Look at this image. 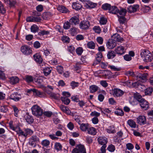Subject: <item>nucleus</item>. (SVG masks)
I'll list each match as a JSON object with an SVG mask.
<instances>
[{
    "label": "nucleus",
    "mask_w": 153,
    "mask_h": 153,
    "mask_svg": "<svg viewBox=\"0 0 153 153\" xmlns=\"http://www.w3.org/2000/svg\"><path fill=\"white\" fill-rule=\"evenodd\" d=\"M17 134L19 137H23L25 139L27 137L28 135H31L33 133L32 130L30 128H25L24 131L21 129L19 127V129H18L16 131Z\"/></svg>",
    "instance_id": "1"
},
{
    "label": "nucleus",
    "mask_w": 153,
    "mask_h": 153,
    "mask_svg": "<svg viewBox=\"0 0 153 153\" xmlns=\"http://www.w3.org/2000/svg\"><path fill=\"white\" fill-rule=\"evenodd\" d=\"M140 55L143 58L144 61L146 62H151L153 58L152 54L148 50H143Z\"/></svg>",
    "instance_id": "2"
},
{
    "label": "nucleus",
    "mask_w": 153,
    "mask_h": 153,
    "mask_svg": "<svg viewBox=\"0 0 153 153\" xmlns=\"http://www.w3.org/2000/svg\"><path fill=\"white\" fill-rule=\"evenodd\" d=\"M31 110L33 115L37 117L41 116L43 113L42 110L37 105H33L31 108Z\"/></svg>",
    "instance_id": "3"
},
{
    "label": "nucleus",
    "mask_w": 153,
    "mask_h": 153,
    "mask_svg": "<svg viewBox=\"0 0 153 153\" xmlns=\"http://www.w3.org/2000/svg\"><path fill=\"white\" fill-rule=\"evenodd\" d=\"M39 142V137L36 135H33L30 138L29 143L30 146L35 147L36 143Z\"/></svg>",
    "instance_id": "4"
},
{
    "label": "nucleus",
    "mask_w": 153,
    "mask_h": 153,
    "mask_svg": "<svg viewBox=\"0 0 153 153\" xmlns=\"http://www.w3.org/2000/svg\"><path fill=\"white\" fill-rule=\"evenodd\" d=\"M21 51L25 55H28L32 53L31 48L26 45L22 46L21 48Z\"/></svg>",
    "instance_id": "5"
},
{
    "label": "nucleus",
    "mask_w": 153,
    "mask_h": 153,
    "mask_svg": "<svg viewBox=\"0 0 153 153\" xmlns=\"http://www.w3.org/2000/svg\"><path fill=\"white\" fill-rule=\"evenodd\" d=\"M136 121L137 123L140 125H143L146 123V117L144 115H140L136 118Z\"/></svg>",
    "instance_id": "6"
},
{
    "label": "nucleus",
    "mask_w": 153,
    "mask_h": 153,
    "mask_svg": "<svg viewBox=\"0 0 153 153\" xmlns=\"http://www.w3.org/2000/svg\"><path fill=\"white\" fill-rule=\"evenodd\" d=\"M106 46L109 49L113 48L117 45L116 42L113 40H109L106 43Z\"/></svg>",
    "instance_id": "7"
},
{
    "label": "nucleus",
    "mask_w": 153,
    "mask_h": 153,
    "mask_svg": "<svg viewBox=\"0 0 153 153\" xmlns=\"http://www.w3.org/2000/svg\"><path fill=\"white\" fill-rule=\"evenodd\" d=\"M113 91V94L115 97H120L122 96L124 94L123 91L118 88L114 89Z\"/></svg>",
    "instance_id": "8"
},
{
    "label": "nucleus",
    "mask_w": 153,
    "mask_h": 153,
    "mask_svg": "<svg viewBox=\"0 0 153 153\" xmlns=\"http://www.w3.org/2000/svg\"><path fill=\"white\" fill-rule=\"evenodd\" d=\"M79 26L80 28L82 29H87L90 26V22L88 21H83L80 22Z\"/></svg>",
    "instance_id": "9"
},
{
    "label": "nucleus",
    "mask_w": 153,
    "mask_h": 153,
    "mask_svg": "<svg viewBox=\"0 0 153 153\" xmlns=\"http://www.w3.org/2000/svg\"><path fill=\"white\" fill-rule=\"evenodd\" d=\"M10 99L15 101H18L21 98V96L20 94H19L17 92H14L10 96Z\"/></svg>",
    "instance_id": "10"
},
{
    "label": "nucleus",
    "mask_w": 153,
    "mask_h": 153,
    "mask_svg": "<svg viewBox=\"0 0 153 153\" xmlns=\"http://www.w3.org/2000/svg\"><path fill=\"white\" fill-rule=\"evenodd\" d=\"M41 20L40 17L29 16L26 19L27 22H39Z\"/></svg>",
    "instance_id": "11"
},
{
    "label": "nucleus",
    "mask_w": 153,
    "mask_h": 153,
    "mask_svg": "<svg viewBox=\"0 0 153 153\" xmlns=\"http://www.w3.org/2000/svg\"><path fill=\"white\" fill-rule=\"evenodd\" d=\"M115 51L117 54L121 55L125 53L126 49L123 46H120L117 47Z\"/></svg>",
    "instance_id": "12"
},
{
    "label": "nucleus",
    "mask_w": 153,
    "mask_h": 153,
    "mask_svg": "<svg viewBox=\"0 0 153 153\" xmlns=\"http://www.w3.org/2000/svg\"><path fill=\"white\" fill-rule=\"evenodd\" d=\"M140 105L144 110H146L149 108L148 102L144 99L140 102Z\"/></svg>",
    "instance_id": "13"
},
{
    "label": "nucleus",
    "mask_w": 153,
    "mask_h": 153,
    "mask_svg": "<svg viewBox=\"0 0 153 153\" xmlns=\"http://www.w3.org/2000/svg\"><path fill=\"white\" fill-rule=\"evenodd\" d=\"M97 5L96 3H93L90 1H88L85 4V6L86 8H93L95 7Z\"/></svg>",
    "instance_id": "14"
},
{
    "label": "nucleus",
    "mask_w": 153,
    "mask_h": 153,
    "mask_svg": "<svg viewBox=\"0 0 153 153\" xmlns=\"http://www.w3.org/2000/svg\"><path fill=\"white\" fill-rule=\"evenodd\" d=\"M97 140L99 144L102 145H106L107 142V139L105 137H99L98 138Z\"/></svg>",
    "instance_id": "15"
},
{
    "label": "nucleus",
    "mask_w": 153,
    "mask_h": 153,
    "mask_svg": "<svg viewBox=\"0 0 153 153\" xmlns=\"http://www.w3.org/2000/svg\"><path fill=\"white\" fill-rule=\"evenodd\" d=\"M102 76L105 78H109L111 76L112 73L109 70H102L101 73Z\"/></svg>",
    "instance_id": "16"
},
{
    "label": "nucleus",
    "mask_w": 153,
    "mask_h": 153,
    "mask_svg": "<svg viewBox=\"0 0 153 153\" xmlns=\"http://www.w3.org/2000/svg\"><path fill=\"white\" fill-rule=\"evenodd\" d=\"M10 83L12 84H15L18 83L19 78L16 76H13L9 78Z\"/></svg>",
    "instance_id": "17"
},
{
    "label": "nucleus",
    "mask_w": 153,
    "mask_h": 153,
    "mask_svg": "<svg viewBox=\"0 0 153 153\" xmlns=\"http://www.w3.org/2000/svg\"><path fill=\"white\" fill-rule=\"evenodd\" d=\"M59 108L62 111L66 114H71V112L68 107L61 105L59 106Z\"/></svg>",
    "instance_id": "18"
},
{
    "label": "nucleus",
    "mask_w": 153,
    "mask_h": 153,
    "mask_svg": "<svg viewBox=\"0 0 153 153\" xmlns=\"http://www.w3.org/2000/svg\"><path fill=\"white\" fill-rule=\"evenodd\" d=\"M69 21L71 25H75L78 24L79 21L78 18L75 16L72 17Z\"/></svg>",
    "instance_id": "19"
},
{
    "label": "nucleus",
    "mask_w": 153,
    "mask_h": 153,
    "mask_svg": "<svg viewBox=\"0 0 153 153\" xmlns=\"http://www.w3.org/2000/svg\"><path fill=\"white\" fill-rule=\"evenodd\" d=\"M113 40L115 42L117 41L121 42L123 41V39L120 37V36L118 34L116 33L114 34L112 37Z\"/></svg>",
    "instance_id": "20"
},
{
    "label": "nucleus",
    "mask_w": 153,
    "mask_h": 153,
    "mask_svg": "<svg viewBox=\"0 0 153 153\" xmlns=\"http://www.w3.org/2000/svg\"><path fill=\"white\" fill-rule=\"evenodd\" d=\"M148 75L146 74H140L137 76L139 79V80L142 82H146L147 80V76Z\"/></svg>",
    "instance_id": "21"
},
{
    "label": "nucleus",
    "mask_w": 153,
    "mask_h": 153,
    "mask_svg": "<svg viewBox=\"0 0 153 153\" xmlns=\"http://www.w3.org/2000/svg\"><path fill=\"white\" fill-rule=\"evenodd\" d=\"M138 5H131L128 8V11L130 13H134L136 11L137 9L138 8Z\"/></svg>",
    "instance_id": "22"
},
{
    "label": "nucleus",
    "mask_w": 153,
    "mask_h": 153,
    "mask_svg": "<svg viewBox=\"0 0 153 153\" xmlns=\"http://www.w3.org/2000/svg\"><path fill=\"white\" fill-rule=\"evenodd\" d=\"M33 57L35 61L39 64L42 63V59L41 56L38 53H36L34 55Z\"/></svg>",
    "instance_id": "23"
},
{
    "label": "nucleus",
    "mask_w": 153,
    "mask_h": 153,
    "mask_svg": "<svg viewBox=\"0 0 153 153\" xmlns=\"http://www.w3.org/2000/svg\"><path fill=\"white\" fill-rule=\"evenodd\" d=\"M34 95L40 97H43L45 96V94L36 89L33 90Z\"/></svg>",
    "instance_id": "24"
},
{
    "label": "nucleus",
    "mask_w": 153,
    "mask_h": 153,
    "mask_svg": "<svg viewBox=\"0 0 153 153\" xmlns=\"http://www.w3.org/2000/svg\"><path fill=\"white\" fill-rule=\"evenodd\" d=\"M44 78L42 77H40L36 78L34 79V81L39 85L42 86V85L43 82Z\"/></svg>",
    "instance_id": "25"
},
{
    "label": "nucleus",
    "mask_w": 153,
    "mask_h": 153,
    "mask_svg": "<svg viewBox=\"0 0 153 153\" xmlns=\"http://www.w3.org/2000/svg\"><path fill=\"white\" fill-rule=\"evenodd\" d=\"M109 12L110 13L116 14L118 11V9L115 6H111Z\"/></svg>",
    "instance_id": "26"
},
{
    "label": "nucleus",
    "mask_w": 153,
    "mask_h": 153,
    "mask_svg": "<svg viewBox=\"0 0 153 153\" xmlns=\"http://www.w3.org/2000/svg\"><path fill=\"white\" fill-rule=\"evenodd\" d=\"M25 117L26 121L28 123L30 124L33 122L34 120L33 118L28 114H26Z\"/></svg>",
    "instance_id": "27"
},
{
    "label": "nucleus",
    "mask_w": 153,
    "mask_h": 153,
    "mask_svg": "<svg viewBox=\"0 0 153 153\" xmlns=\"http://www.w3.org/2000/svg\"><path fill=\"white\" fill-rule=\"evenodd\" d=\"M50 143V141L47 139L43 140L41 142V144L42 146L43 147L48 148Z\"/></svg>",
    "instance_id": "28"
},
{
    "label": "nucleus",
    "mask_w": 153,
    "mask_h": 153,
    "mask_svg": "<svg viewBox=\"0 0 153 153\" xmlns=\"http://www.w3.org/2000/svg\"><path fill=\"white\" fill-rule=\"evenodd\" d=\"M115 56V53L112 51H109L107 54V58L109 59L113 58Z\"/></svg>",
    "instance_id": "29"
},
{
    "label": "nucleus",
    "mask_w": 153,
    "mask_h": 153,
    "mask_svg": "<svg viewBox=\"0 0 153 153\" xmlns=\"http://www.w3.org/2000/svg\"><path fill=\"white\" fill-rule=\"evenodd\" d=\"M87 131L88 134L93 135H95L97 133L96 130L93 127L88 128Z\"/></svg>",
    "instance_id": "30"
},
{
    "label": "nucleus",
    "mask_w": 153,
    "mask_h": 153,
    "mask_svg": "<svg viewBox=\"0 0 153 153\" xmlns=\"http://www.w3.org/2000/svg\"><path fill=\"white\" fill-rule=\"evenodd\" d=\"M106 130L109 133L114 134L116 132L115 129V126L113 125L109 127L106 129Z\"/></svg>",
    "instance_id": "31"
},
{
    "label": "nucleus",
    "mask_w": 153,
    "mask_h": 153,
    "mask_svg": "<svg viewBox=\"0 0 153 153\" xmlns=\"http://www.w3.org/2000/svg\"><path fill=\"white\" fill-rule=\"evenodd\" d=\"M77 147L79 153H86L85 149L83 145L80 144Z\"/></svg>",
    "instance_id": "32"
},
{
    "label": "nucleus",
    "mask_w": 153,
    "mask_h": 153,
    "mask_svg": "<svg viewBox=\"0 0 153 153\" xmlns=\"http://www.w3.org/2000/svg\"><path fill=\"white\" fill-rule=\"evenodd\" d=\"M57 9L58 11L62 13H66L68 11V9L64 6L62 5L59 6Z\"/></svg>",
    "instance_id": "33"
},
{
    "label": "nucleus",
    "mask_w": 153,
    "mask_h": 153,
    "mask_svg": "<svg viewBox=\"0 0 153 153\" xmlns=\"http://www.w3.org/2000/svg\"><path fill=\"white\" fill-rule=\"evenodd\" d=\"M153 91V88L152 87H148L145 90V93L146 95H151Z\"/></svg>",
    "instance_id": "34"
},
{
    "label": "nucleus",
    "mask_w": 153,
    "mask_h": 153,
    "mask_svg": "<svg viewBox=\"0 0 153 153\" xmlns=\"http://www.w3.org/2000/svg\"><path fill=\"white\" fill-rule=\"evenodd\" d=\"M98 87L95 85H92L90 86L89 89L91 93H94L97 91Z\"/></svg>",
    "instance_id": "35"
},
{
    "label": "nucleus",
    "mask_w": 153,
    "mask_h": 153,
    "mask_svg": "<svg viewBox=\"0 0 153 153\" xmlns=\"http://www.w3.org/2000/svg\"><path fill=\"white\" fill-rule=\"evenodd\" d=\"M127 11L125 9H122L120 10L118 9V11L117 13V16L119 15L121 16H125L126 13Z\"/></svg>",
    "instance_id": "36"
},
{
    "label": "nucleus",
    "mask_w": 153,
    "mask_h": 153,
    "mask_svg": "<svg viewBox=\"0 0 153 153\" xmlns=\"http://www.w3.org/2000/svg\"><path fill=\"white\" fill-rule=\"evenodd\" d=\"M81 64V62H77L74 66V70L78 73H79L80 71Z\"/></svg>",
    "instance_id": "37"
},
{
    "label": "nucleus",
    "mask_w": 153,
    "mask_h": 153,
    "mask_svg": "<svg viewBox=\"0 0 153 153\" xmlns=\"http://www.w3.org/2000/svg\"><path fill=\"white\" fill-rule=\"evenodd\" d=\"M128 124L131 128H135L136 127V124L135 122L133 120L130 119L127 121Z\"/></svg>",
    "instance_id": "38"
},
{
    "label": "nucleus",
    "mask_w": 153,
    "mask_h": 153,
    "mask_svg": "<svg viewBox=\"0 0 153 153\" xmlns=\"http://www.w3.org/2000/svg\"><path fill=\"white\" fill-rule=\"evenodd\" d=\"M88 128V123H82L80 126V128L82 131H85Z\"/></svg>",
    "instance_id": "39"
},
{
    "label": "nucleus",
    "mask_w": 153,
    "mask_h": 153,
    "mask_svg": "<svg viewBox=\"0 0 153 153\" xmlns=\"http://www.w3.org/2000/svg\"><path fill=\"white\" fill-rule=\"evenodd\" d=\"M4 2L9 4L11 7H13L16 3V0H4Z\"/></svg>",
    "instance_id": "40"
},
{
    "label": "nucleus",
    "mask_w": 153,
    "mask_h": 153,
    "mask_svg": "<svg viewBox=\"0 0 153 153\" xmlns=\"http://www.w3.org/2000/svg\"><path fill=\"white\" fill-rule=\"evenodd\" d=\"M72 7L74 9L79 10L81 8L82 6L78 3H73Z\"/></svg>",
    "instance_id": "41"
},
{
    "label": "nucleus",
    "mask_w": 153,
    "mask_h": 153,
    "mask_svg": "<svg viewBox=\"0 0 153 153\" xmlns=\"http://www.w3.org/2000/svg\"><path fill=\"white\" fill-rule=\"evenodd\" d=\"M134 98L140 102L142 101L144 99L142 98V96L140 94L138 93H136L134 94Z\"/></svg>",
    "instance_id": "42"
},
{
    "label": "nucleus",
    "mask_w": 153,
    "mask_h": 153,
    "mask_svg": "<svg viewBox=\"0 0 153 153\" xmlns=\"http://www.w3.org/2000/svg\"><path fill=\"white\" fill-rule=\"evenodd\" d=\"M61 99L62 102L66 105L68 104L70 102V99L67 97H62Z\"/></svg>",
    "instance_id": "43"
},
{
    "label": "nucleus",
    "mask_w": 153,
    "mask_h": 153,
    "mask_svg": "<svg viewBox=\"0 0 153 153\" xmlns=\"http://www.w3.org/2000/svg\"><path fill=\"white\" fill-rule=\"evenodd\" d=\"M125 16H121L119 15H118V20L121 24H123L125 23L126 21V19L124 17Z\"/></svg>",
    "instance_id": "44"
},
{
    "label": "nucleus",
    "mask_w": 153,
    "mask_h": 153,
    "mask_svg": "<svg viewBox=\"0 0 153 153\" xmlns=\"http://www.w3.org/2000/svg\"><path fill=\"white\" fill-rule=\"evenodd\" d=\"M51 14L50 12L44 13L42 15V17L43 19H47L48 18H50L51 16Z\"/></svg>",
    "instance_id": "45"
},
{
    "label": "nucleus",
    "mask_w": 153,
    "mask_h": 153,
    "mask_svg": "<svg viewBox=\"0 0 153 153\" xmlns=\"http://www.w3.org/2000/svg\"><path fill=\"white\" fill-rule=\"evenodd\" d=\"M24 79L27 82L29 83L33 81V78L31 76L26 75L25 76V78H24Z\"/></svg>",
    "instance_id": "46"
},
{
    "label": "nucleus",
    "mask_w": 153,
    "mask_h": 153,
    "mask_svg": "<svg viewBox=\"0 0 153 153\" xmlns=\"http://www.w3.org/2000/svg\"><path fill=\"white\" fill-rule=\"evenodd\" d=\"M95 43L92 41L88 42L87 44L88 48L90 49H94L95 48Z\"/></svg>",
    "instance_id": "47"
},
{
    "label": "nucleus",
    "mask_w": 153,
    "mask_h": 153,
    "mask_svg": "<svg viewBox=\"0 0 153 153\" xmlns=\"http://www.w3.org/2000/svg\"><path fill=\"white\" fill-rule=\"evenodd\" d=\"M51 68L47 67L43 69V73L46 76L48 75L51 72Z\"/></svg>",
    "instance_id": "48"
},
{
    "label": "nucleus",
    "mask_w": 153,
    "mask_h": 153,
    "mask_svg": "<svg viewBox=\"0 0 153 153\" xmlns=\"http://www.w3.org/2000/svg\"><path fill=\"white\" fill-rule=\"evenodd\" d=\"M116 114L118 116H123L124 115V112L121 109H117L114 111Z\"/></svg>",
    "instance_id": "49"
},
{
    "label": "nucleus",
    "mask_w": 153,
    "mask_h": 153,
    "mask_svg": "<svg viewBox=\"0 0 153 153\" xmlns=\"http://www.w3.org/2000/svg\"><path fill=\"white\" fill-rule=\"evenodd\" d=\"M111 4L108 3H105L102 5V7L104 10H108L109 11V9L111 7Z\"/></svg>",
    "instance_id": "50"
},
{
    "label": "nucleus",
    "mask_w": 153,
    "mask_h": 153,
    "mask_svg": "<svg viewBox=\"0 0 153 153\" xmlns=\"http://www.w3.org/2000/svg\"><path fill=\"white\" fill-rule=\"evenodd\" d=\"M102 57V53L100 51L99 52L96 54V59L100 62Z\"/></svg>",
    "instance_id": "51"
},
{
    "label": "nucleus",
    "mask_w": 153,
    "mask_h": 153,
    "mask_svg": "<svg viewBox=\"0 0 153 153\" xmlns=\"http://www.w3.org/2000/svg\"><path fill=\"white\" fill-rule=\"evenodd\" d=\"M71 24L69 22V21H67L65 22L63 25V28L65 30H67L70 28Z\"/></svg>",
    "instance_id": "52"
},
{
    "label": "nucleus",
    "mask_w": 153,
    "mask_h": 153,
    "mask_svg": "<svg viewBox=\"0 0 153 153\" xmlns=\"http://www.w3.org/2000/svg\"><path fill=\"white\" fill-rule=\"evenodd\" d=\"M93 29L96 33L98 34H100L101 31L100 27L98 26H94L93 27Z\"/></svg>",
    "instance_id": "53"
},
{
    "label": "nucleus",
    "mask_w": 153,
    "mask_h": 153,
    "mask_svg": "<svg viewBox=\"0 0 153 153\" xmlns=\"http://www.w3.org/2000/svg\"><path fill=\"white\" fill-rule=\"evenodd\" d=\"M14 111V115L16 117L18 116V114L19 112V110L18 108L15 105L12 106Z\"/></svg>",
    "instance_id": "54"
},
{
    "label": "nucleus",
    "mask_w": 153,
    "mask_h": 153,
    "mask_svg": "<svg viewBox=\"0 0 153 153\" xmlns=\"http://www.w3.org/2000/svg\"><path fill=\"white\" fill-rule=\"evenodd\" d=\"M55 148L57 151L61 150L62 146L60 143H56L55 144Z\"/></svg>",
    "instance_id": "55"
},
{
    "label": "nucleus",
    "mask_w": 153,
    "mask_h": 153,
    "mask_svg": "<svg viewBox=\"0 0 153 153\" xmlns=\"http://www.w3.org/2000/svg\"><path fill=\"white\" fill-rule=\"evenodd\" d=\"M107 19L105 17H102L100 18V22L101 25H105L107 22Z\"/></svg>",
    "instance_id": "56"
},
{
    "label": "nucleus",
    "mask_w": 153,
    "mask_h": 153,
    "mask_svg": "<svg viewBox=\"0 0 153 153\" xmlns=\"http://www.w3.org/2000/svg\"><path fill=\"white\" fill-rule=\"evenodd\" d=\"M108 67L110 68L111 69L113 70L114 71H120L121 70L120 68H118L114 65H109Z\"/></svg>",
    "instance_id": "57"
},
{
    "label": "nucleus",
    "mask_w": 153,
    "mask_h": 153,
    "mask_svg": "<svg viewBox=\"0 0 153 153\" xmlns=\"http://www.w3.org/2000/svg\"><path fill=\"white\" fill-rule=\"evenodd\" d=\"M39 28L36 25H32L31 27V31L33 33H36L37 31Z\"/></svg>",
    "instance_id": "58"
},
{
    "label": "nucleus",
    "mask_w": 153,
    "mask_h": 153,
    "mask_svg": "<svg viewBox=\"0 0 153 153\" xmlns=\"http://www.w3.org/2000/svg\"><path fill=\"white\" fill-rule=\"evenodd\" d=\"M62 41L64 43H68L69 42L70 39L67 36H63L61 38Z\"/></svg>",
    "instance_id": "59"
},
{
    "label": "nucleus",
    "mask_w": 153,
    "mask_h": 153,
    "mask_svg": "<svg viewBox=\"0 0 153 153\" xmlns=\"http://www.w3.org/2000/svg\"><path fill=\"white\" fill-rule=\"evenodd\" d=\"M0 12L4 14L6 12V10L4 7L2 3L0 1Z\"/></svg>",
    "instance_id": "60"
},
{
    "label": "nucleus",
    "mask_w": 153,
    "mask_h": 153,
    "mask_svg": "<svg viewBox=\"0 0 153 153\" xmlns=\"http://www.w3.org/2000/svg\"><path fill=\"white\" fill-rule=\"evenodd\" d=\"M69 32L72 35L74 36L76 34L77 29L74 27H72L70 29Z\"/></svg>",
    "instance_id": "61"
},
{
    "label": "nucleus",
    "mask_w": 153,
    "mask_h": 153,
    "mask_svg": "<svg viewBox=\"0 0 153 153\" xmlns=\"http://www.w3.org/2000/svg\"><path fill=\"white\" fill-rule=\"evenodd\" d=\"M63 68L61 66L58 65L56 67V70L59 74H62L63 72Z\"/></svg>",
    "instance_id": "62"
},
{
    "label": "nucleus",
    "mask_w": 153,
    "mask_h": 153,
    "mask_svg": "<svg viewBox=\"0 0 153 153\" xmlns=\"http://www.w3.org/2000/svg\"><path fill=\"white\" fill-rule=\"evenodd\" d=\"M83 51V50L82 47L78 48L76 50V53L79 55H81Z\"/></svg>",
    "instance_id": "63"
},
{
    "label": "nucleus",
    "mask_w": 153,
    "mask_h": 153,
    "mask_svg": "<svg viewBox=\"0 0 153 153\" xmlns=\"http://www.w3.org/2000/svg\"><path fill=\"white\" fill-rule=\"evenodd\" d=\"M49 33L50 32L49 31L42 30L39 32L38 34L40 36H43L45 35H48Z\"/></svg>",
    "instance_id": "64"
}]
</instances>
